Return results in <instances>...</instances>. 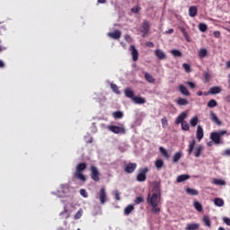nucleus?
<instances>
[{"label": "nucleus", "mask_w": 230, "mask_h": 230, "mask_svg": "<svg viewBox=\"0 0 230 230\" xmlns=\"http://www.w3.org/2000/svg\"><path fill=\"white\" fill-rule=\"evenodd\" d=\"M67 213H69V210H67V209L65 208H64V211H62V212L60 213V215H61V216L66 215V218H69V214H67Z\"/></svg>", "instance_id": "09e8293b"}, {"label": "nucleus", "mask_w": 230, "mask_h": 230, "mask_svg": "<svg viewBox=\"0 0 230 230\" xmlns=\"http://www.w3.org/2000/svg\"><path fill=\"white\" fill-rule=\"evenodd\" d=\"M155 55L158 60H165L166 58V54L159 49L155 50Z\"/></svg>", "instance_id": "2eb2a0df"}, {"label": "nucleus", "mask_w": 230, "mask_h": 230, "mask_svg": "<svg viewBox=\"0 0 230 230\" xmlns=\"http://www.w3.org/2000/svg\"><path fill=\"white\" fill-rule=\"evenodd\" d=\"M161 203V195L159 194H148L147 195V204L151 206L152 213H161V208H159V204Z\"/></svg>", "instance_id": "f257e3e1"}, {"label": "nucleus", "mask_w": 230, "mask_h": 230, "mask_svg": "<svg viewBox=\"0 0 230 230\" xmlns=\"http://www.w3.org/2000/svg\"><path fill=\"white\" fill-rule=\"evenodd\" d=\"M133 101L137 105H143V103H146V100L143 97L135 96V98H133Z\"/></svg>", "instance_id": "5701e85b"}, {"label": "nucleus", "mask_w": 230, "mask_h": 230, "mask_svg": "<svg viewBox=\"0 0 230 230\" xmlns=\"http://www.w3.org/2000/svg\"><path fill=\"white\" fill-rule=\"evenodd\" d=\"M145 80H146L148 84H155V78H154L148 72L145 73Z\"/></svg>", "instance_id": "6ab92c4d"}, {"label": "nucleus", "mask_w": 230, "mask_h": 230, "mask_svg": "<svg viewBox=\"0 0 230 230\" xmlns=\"http://www.w3.org/2000/svg\"><path fill=\"white\" fill-rule=\"evenodd\" d=\"M213 184H216L217 186H226V181L222 179H214Z\"/></svg>", "instance_id": "473e14b6"}, {"label": "nucleus", "mask_w": 230, "mask_h": 230, "mask_svg": "<svg viewBox=\"0 0 230 230\" xmlns=\"http://www.w3.org/2000/svg\"><path fill=\"white\" fill-rule=\"evenodd\" d=\"M193 206L197 211H202V204H200L199 201H194Z\"/></svg>", "instance_id": "58836bf2"}, {"label": "nucleus", "mask_w": 230, "mask_h": 230, "mask_svg": "<svg viewBox=\"0 0 230 230\" xmlns=\"http://www.w3.org/2000/svg\"><path fill=\"white\" fill-rule=\"evenodd\" d=\"M159 152H160V154H162V155L164 157H165V159H170V155L168 154V151H166V149H164V147L160 146Z\"/></svg>", "instance_id": "c85d7f7f"}, {"label": "nucleus", "mask_w": 230, "mask_h": 230, "mask_svg": "<svg viewBox=\"0 0 230 230\" xmlns=\"http://www.w3.org/2000/svg\"><path fill=\"white\" fill-rule=\"evenodd\" d=\"M199 10L197 9V6L192 5L189 8V15L190 17H196Z\"/></svg>", "instance_id": "a211bd4d"}, {"label": "nucleus", "mask_w": 230, "mask_h": 230, "mask_svg": "<svg viewBox=\"0 0 230 230\" xmlns=\"http://www.w3.org/2000/svg\"><path fill=\"white\" fill-rule=\"evenodd\" d=\"M199 31H202V32L207 31L208 25H206V23H199Z\"/></svg>", "instance_id": "c03bdc74"}, {"label": "nucleus", "mask_w": 230, "mask_h": 230, "mask_svg": "<svg viewBox=\"0 0 230 230\" xmlns=\"http://www.w3.org/2000/svg\"><path fill=\"white\" fill-rule=\"evenodd\" d=\"M190 179V174H181L176 178L177 182H184Z\"/></svg>", "instance_id": "b1692460"}, {"label": "nucleus", "mask_w": 230, "mask_h": 230, "mask_svg": "<svg viewBox=\"0 0 230 230\" xmlns=\"http://www.w3.org/2000/svg\"><path fill=\"white\" fill-rule=\"evenodd\" d=\"M196 137L198 141H202V138L204 137V129L200 125L197 126Z\"/></svg>", "instance_id": "4468645a"}, {"label": "nucleus", "mask_w": 230, "mask_h": 230, "mask_svg": "<svg viewBox=\"0 0 230 230\" xmlns=\"http://www.w3.org/2000/svg\"><path fill=\"white\" fill-rule=\"evenodd\" d=\"M134 209V206L128 205L125 209H124V214L125 215H130Z\"/></svg>", "instance_id": "4c0bfd02"}, {"label": "nucleus", "mask_w": 230, "mask_h": 230, "mask_svg": "<svg viewBox=\"0 0 230 230\" xmlns=\"http://www.w3.org/2000/svg\"><path fill=\"white\" fill-rule=\"evenodd\" d=\"M226 68L230 69V59L226 62Z\"/></svg>", "instance_id": "69168bd1"}, {"label": "nucleus", "mask_w": 230, "mask_h": 230, "mask_svg": "<svg viewBox=\"0 0 230 230\" xmlns=\"http://www.w3.org/2000/svg\"><path fill=\"white\" fill-rule=\"evenodd\" d=\"M207 146H213V141L208 142Z\"/></svg>", "instance_id": "338daca9"}, {"label": "nucleus", "mask_w": 230, "mask_h": 230, "mask_svg": "<svg viewBox=\"0 0 230 230\" xmlns=\"http://www.w3.org/2000/svg\"><path fill=\"white\" fill-rule=\"evenodd\" d=\"M139 10H141V8H139V7H133V8H131V12L133 13H139Z\"/></svg>", "instance_id": "3c124183"}, {"label": "nucleus", "mask_w": 230, "mask_h": 230, "mask_svg": "<svg viewBox=\"0 0 230 230\" xmlns=\"http://www.w3.org/2000/svg\"><path fill=\"white\" fill-rule=\"evenodd\" d=\"M226 134H227L226 130H219L217 132H212L210 133V139L211 141H213V143H215V145H220L222 144V141L220 140V138L222 137V136H226Z\"/></svg>", "instance_id": "20e7f679"}, {"label": "nucleus", "mask_w": 230, "mask_h": 230, "mask_svg": "<svg viewBox=\"0 0 230 230\" xmlns=\"http://www.w3.org/2000/svg\"><path fill=\"white\" fill-rule=\"evenodd\" d=\"M108 37L113 39L114 40H118L121 39V31L115 30L113 32H108Z\"/></svg>", "instance_id": "f8f14e48"}, {"label": "nucleus", "mask_w": 230, "mask_h": 230, "mask_svg": "<svg viewBox=\"0 0 230 230\" xmlns=\"http://www.w3.org/2000/svg\"><path fill=\"white\" fill-rule=\"evenodd\" d=\"M84 215V209L80 208L76 214L74 216L75 220H80L82 218V216Z\"/></svg>", "instance_id": "e433bc0d"}, {"label": "nucleus", "mask_w": 230, "mask_h": 230, "mask_svg": "<svg viewBox=\"0 0 230 230\" xmlns=\"http://www.w3.org/2000/svg\"><path fill=\"white\" fill-rule=\"evenodd\" d=\"M187 85H189V87H190V89H195V84L193 82L188 81Z\"/></svg>", "instance_id": "4d7b16f0"}, {"label": "nucleus", "mask_w": 230, "mask_h": 230, "mask_svg": "<svg viewBox=\"0 0 230 230\" xmlns=\"http://www.w3.org/2000/svg\"><path fill=\"white\" fill-rule=\"evenodd\" d=\"M136 168H137V164L129 163L125 166L124 171L126 173H134V172H136Z\"/></svg>", "instance_id": "9d476101"}, {"label": "nucleus", "mask_w": 230, "mask_h": 230, "mask_svg": "<svg viewBox=\"0 0 230 230\" xmlns=\"http://www.w3.org/2000/svg\"><path fill=\"white\" fill-rule=\"evenodd\" d=\"M181 130L188 131L190 130V124L187 121L181 122Z\"/></svg>", "instance_id": "37998d69"}, {"label": "nucleus", "mask_w": 230, "mask_h": 230, "mask_svg": "<svg viewBox=\"0 0 230 230\" xmlns=\"http://www.w3.org/2000/svg\"><path fill=\"white\" fill-rule=\"evenodd\" d=\"M146 46L147 48H154V46H155V45L152 41H147V42H146Z\"/></svg>", "instance_id": "6e6d98bb"}, {"label": "nucleus", "mask_w": 230, "mask_h": 230, "mask_svg": "<svg viewBox=\"0 0 230 230\" xmlns=\"http://www.w3.org/2000/svg\"><path fill=\"white\" fill-rule=\"evenodd\" d=\"M153 194L155 195H161V185L159 182H155L154 187H153Z\"/></svg>", "instance_id": "aec40b11"}, {"label": "nucleus", "mask_w": 230, "mask_h": 230, "mask_svg": "<svg viewBox=\"0 0 230 230\" xmlns=\"http://www.w3.org/2000/svg\"><path fill=\"white\" fill-rule=\"evenodd\" d=\"M198 57L199 58H206V57H208V49H199V51L198 52Z\"/></svg>", "instance_id": "393cba45"}, {"label": "nucleus", "mask_w": 230, "mask_h": 230, "mask_svg": "<svg viewBox=\"0 0 230 230\" xmlns=\"http://www.w3.org/2000/svg\"><path fill=\"white\" fill-rule=\"evenodd\" d=\"M223 155H225V156H229V155H230V148L226 149V150L223 152Z\"/></svg>", "instance_id": "13d9d810"}, {"label": "nucleus", "mask_w": 230, "mask_h": 230, "mask_svg": "<svg viewBox=\"0 0 230 230\" xmlns=\"http://www.w3.org/2000/svg\"><path fill=\"white\" fill-rule=\"evenodd\" d=\"M182 67L186 73H191V66L188 63H183Z\"/></svg>", "instance_id": "a19ab883"}, {"label": "nucleus", "mask_w": 230, "mask_h": 230, "mask_svg": "<svg viewBox=\"0 0 230 230\" xmlns=\"http://www.w3.org/2000/svg\"><path fill=\"white\" fill-rule=\"evenodd\" d=\"M190 127H197V123H199V117L195 116L193 117L190 121Z\"/></svg>", "instance_id": "ea45409f"}, {"label": "nucleus", "mask_w": 230, "mask_h": 230, "mask_svg": "<svg viewBox=\"0 0 230 230\" xmlns=\"http://www.w3.org/2000/svg\"><path fill=\"white\" fill-rule=\"evenodd\" d=\"M205 80H206V82H209V74L208 73L205 74Z\"/></svg>", "instance_id": "052dcab7"}, {"label": "nucleus", "mask_w": 230, "mask_h": 230, "mask_svg": "<svg viewBox=\"0 0 230 230\" xmlns=\"http://www.w3.org/2000/svg\"><path fill=\"white\" fill-rule=\"evenodd\" d=\"M178 89H179V92L184 96H190V91H188V88L184 86V84H180Z\"/></svg>", "instance_id": "f3484780"}, {"label": "nucleus", "mask_w": 230, "mask_h": 230, "mask_svg": "<svg viewBox=\"0 0 230 230\" xmlns=\"http://www.w3.org/2000/svg\"><path fill=\"white\" fill-rule=\"evenodd\" d=\"M210 119L213 123H215L216 125H218V127L222 125V121H220L217 114H215V112L213 111H210Z\"/></svg>", "instance_id": "dca6fc26"}, {"label": "nucleus", "mask_w": 230, "mask_h": 230, "mask_svg": "<svg viewBox=\"0 0 230 230\" xmlns=\"http://www.w3.org/2000/svg\"><path fill=\"white\" fill-rule=\"evenodd\" d=\"M221 91L222 89L218 86H213L209 89L210 94H218Z\"/></svg>", "instance_id": "cd10ccee"}, {"label": "nucleus", "mask_w": 230, "mask_h": 230, "mask_svg": "<svg viewBox=\"0 0 230 230\" xmlns=\"http://www.w3.org/2000/svg\"><path fill=\"white\" fill-rule=\"evenodd\" d=\"M99 199L100 204L102 205L107 202V191L105 190V188H101V190H99Z\"/></svg>", "instance_id": "6e6552de"}, {"label": "nucleus", "mask_w": 230, "mask_h": 230, "mask_svg": "<svg viewBox=\"0 0 230 230\" xmlns=\"http://www.w3.org/2000/svg\"><path fill=\"white\" fill-rule=\"evenodd\" d=\"M124 94L126 98H131V100H134V92L130 90V88H127L124 90Z\"/></svg>", "instance_id": "4be33fe9"}, {"label": "nucleus", "mask_w": 230, "mask_h": 230, "mask_svg": "<svg viewBox=\"0 0 230 230\" xmlns=\"http://www.w3.org/2000/svg\"><path fill=\"white\" fill-rule=\"evenodd\" d=\"M107 128L113 134H125V126L123 124L119 126L109 125Z\"/></svg>", "instance_id": "39448f33"}, {"label": "nucleus", "mask_w": 230, "mask_h": 230, "mask_svg": "<svg viewBox=\"0 0 230 230\" xmlns=\"http://www.w3.org/2000/svg\"><path fill=\"white\" fill-rule=\"evenodd\" d=\"M155 168H157V170H161V168H163V166H164V162L161 159H157L155 162Z\"/></svg>", "instance_id": "c756f323"}, {"label": "nucleus", "mask_w": 230, "mask_h": 230, "mask_svg": "<svg viewBox=\"0 0 230 230\" xmlns=\"http://www.w3.org/2000/svg\"><path fill=\"white\" fill-rule=\"evenodd\" d=\"M111 87L113 93H115L116 94H119V88L118 87V85L111 84Z\"/></svg>", "instance_id": "a18cd8bd"}, {"label": "nucleus", "mask_w": 230, "mask_h": 230, "mask_svg": "<svg viewBox=\"0 0 230 230\" xmlns=\"http://www.w3.org/2000/svg\"><path fill=\"white\" fill-rule=\"evenodd\" d=\"M197 229H199V224L197 223L188 224L185 227V230H197Z\"/></svg>", "instance_id": "a878e982"}, {"label": "nucleus", "mask_w": 230, "mask_h": 230, "mask_svg": "<svg viewBox=\"0 0 230 230\" xmlns=\"http://www.w3.org/2000/svg\"><path fill=\"white\" fill-rule=\"evenodd\" d=\"M218 105V102H217V101H215V99H211L210 101H208L207 106L209 109H213L215 107H217Z\"/></svg>", "instance_id": "f704fd0d"}, {"label": "nucleus", "mask_w": 230, "mask_h": 230, "mask_svg": "<svg viewBox=\"0 0 230 230\" xmlns=\"http://www.w3.org/2000/svg\"><path fill=\"white\" fill-rule=\"evenodd\" d=\"M176 103L177 105H188L189 102L187 99H184V98H178L177 101H176Z\"/></svg>", "instance_id": "2f4dec72"}, {"label": "nucleus", "mask_w": 230, "mask_h": 230, "mask_svg": "<svg viewBox=\"0 0 230 230\" xmlns=\"http://www.w3.org/2000/svg\"><path fill=\"white\" fill-rule=\"evenodd\" d=\"M137 175V182H145L146 181V173H148V167L140 168Z\"/></svg>", "instance_id": "423d86ee"}, {"label": "nucleus", "mask_w": 230, "mask_h": 230, "mask_svg": "<svg viewBox=\"0 0 230 230\" xmlns=\"http://www.w3.org/2000/svg\"><path fill=\"white\" fill-rule=\"evenodd\" d=\"M113 195L115 197V200H120V198H119V192L118 190H115L113 192Z\"/></svg>", "instance_id": "8fccbe9b"}, {"label": "nucleus", "mask_w": 230, "mask_h": 230, "mask_svg": "<svg viewBox=\"0 0 230 230\" xmlns=\"http://www.w3.org/2000/svg\"><path fill=\"white\" fill-rule=\"evenodd\" d=\"M84 170H87V164H85V163L78 164L75 167V172L74 173V177L75 179H78L82 182H85V181H87V179L85 178V175H84V173H83Z\"/></svg>", "instance_id": "f03ea898"}, {"label": "nucleus", "mask_w": 230, "mask_h": 230, "mask_svg": "<svg viewBox=\"0 0 230 230\" xmlns=\"http://www.w3.org/2000/svg\"><path fill=\"white\" fill-rule=\"evenodd\" d=\"M0 67L1 68L4 67V62H3V60H0Z\"/></svg>", "instance_id": "0e129e2a"}, {"label": "nucleus", "mask_w": 230, "mask_h": 230, "mask_svg": "<svg viewBox=\"0 0 230 230\" xmlns=\"http://www.w3.org/2000/svg\"><path fill=\"white\" fill-rule=\"evenodd\" d=\"M203 222L207 227H211V219L208 216L203 217Z\"/></svg>", "instance_id": "c9c22d12"}, {"label": "nucleus", "mask_w": 230, "mask_h": 230, "mask_svg": "<svg viewBox=\"0 0 230 230\" xmlns=\"http://www.w3.org/2000/svg\"><path fill=\"white\" fill-rule=\"evenodd\" d=\"M225 100L226 102H227V103H230V95L226 96Z\"/></svg>", "instance_id": "680f3d73"}, {"label": "nucleus", "mask_w": 230, "mask_h": 230, "mask_svg": "<svg viewBox=\"0 0 230 230\" xmlns=\"http://www.w3.org/2000/svg\"><path fill=\"white\" fill-rule=\"evenodd\" d=\"M80 195H82V197H84V199H87V190H85V189H81Z\"/></svg>", "instance_id": "de8ad7c7"}, {"label": "nucleus", "mask_w": 230, "mask_h": 230, "mask_svg": "<svg viewBox=\"0 0 230 230\" xmlns=\"http://www.w3.org/2000/svg\"><path fill=\"white\" fill-rule=\"evenodd\" d=\"M112 116L115 119H121V118H123V111H114L112 113Z\"/></svg>", "instance_id": "72a5a7b5"}, {"label": "nucleus", "mask_w": 230, "mask_h": 230, "mask_svg": "<svg viewBox=\"0 0 230 230\" xmlns=\"http://www.w3.org/2000/svg\"><path fill=\"white\" fill-rule=\"evenodd\" d=\"M195 145H196L195 140L190 141L188 154L189 155H191V154H194L195 157H200V154H202V150H204V146H202L201 145H199L195 147Z\"/></svg>", "instance_id": "7ed1b4c3"}, {"label": "nucleus", "mask_w": 230, "mask_h": 230, "mask_svg": "<svg viewBox=\"0 0 230 230\" xmlns=\"http://www.w3.org/2000/svg\"><path fill=\"white\" fill-rule=\"evenodd\" d=\"M187 195H190L192 197H197V195H199V190H195V189H191V188H187L185 190Z\"/></svg>", "instance_id": "412c9836"}, {"label": "nucleus", "mask_w": 230, "mask_h": 230, "mask_svg": "<svg viewBox=\"0 0 230 230\" xmlns=\"http://www.w3.org/2000/svg\"><path fill=\"white\" fill-rule=\"evenodd\" d=\"M161 121L162 125H164V123H168V120H166V119H162Z\"/></svg>", "instance_id": "e2e57ef3"}, {"label": "nucleus", "mask_w": 230, "mask_h": 230, "mask_svg": "<svg viewBox=\"0 0 230 230\" xmlns=\"http://www.w3.org/2000/svg\"><path fill=\"white\" fill-rule=\"evenodd\" d=\"M130 51H131L133 62H137V58H139V52H137V49H136V46L131 45L130 46Z\"/></svg>", "instance_id": "9b49d317"}, {"label": "nucleus", "mask_w": 230, "mask_h": 230, "mask_svg": "<svg viewBox=\"0 0 230 230\" xmlns=\"http://www.w3.org/2000/svg\"><path fill=\"white\" fill-rule=\"evenodd\" d=\"M186 118H188V113H186V111L181 112V113L176 118V120H175L176 125L184 123V121H186V120H184V119H186Z\"/></svg>", "instance_id": "ddd939ff"}, {"label": "nucleus", "mask_w": 230, "mask_h": 230, "mask_svg": "<svg viewBox=\"0 0 230 230\" xmlns=\"http://www.w3.org/2000/svg\"><path fill=\"white\" fill-rule=\"evenodd\" d=\"M213 35H214V37H216V39L220 38V31H214Z\"/></svg>", "instance_id": "bf43d9fd"}, {"label": "nucleus", "mask_w": 230, "mask_h": 230, "mask_svg": "<svg viewBox=\"0 0 230 230\" xmlns=\"http://www.w3.org/2000/svg\"><path fill=\"white\" fill-rule=\"evenodd\" d=\"M214 204L217 208H223V206H224V199H222L220 198H216V199H214Z\"/></svg>", "instance_id": "bb28decb"}, {"label": "nucleus", "mask_w": 230, "mask_h": 230, "mask_svg": "<svg viewBox=\"0 0 230 230\" xmlns=\"http://www.w3.org/2000/svg\"><path fill=\"white\" fill-rule=\"evenodd\" d=\"M166 33H173V29H169L168 31H166Z\"/></svg>", "instance_id": "774afa93"}, {"label": "nucleus", "mask_w": 230, "mask_h": 230, "mask_svg": "<svg viewBox=\"0 0 230 230\" xmlns=\"http://www.w3.org/2000/svg\"><path fill=\"white\" fill-rule=\"evenodd\" d=\"M148 31H150V22H148V21H145L142 23V37H146V35H148Z\"/></svg>", "instance_id": "1a4fd4ad"}, {"label": "nucleus", "mask_w": 230, "mask_h": 230, "mask_svg": "<svg viewBox=\"0 0 230 230\" xmlns=\"http://www.w3.org/2000/svg\"><path fill=\"white\" fill-rule=\"evenodd\" d=\"M171 53L174 57H182V52H181L179 49H172L171 50Z\"/></svg>", "instance_id": "79ce46f5"}, {"label": "nucleus", "mask_w": 230, "mask_h": 230, "mask_svg": "<svg viewBox=\"0 0 230 230\" xmlns=\"http://www.w3.org/2000/svg\"><path fill=\"white\" fill-rule=\"evenodd\" d=\"M183 37L186 39L188 42H190V37L188 36V32L185 30H182Z\"/></svg>", "instance_id": "5fc2aeb1"}, {"label": "nucleus", "mask_w": 230, "mask_h": 230, "mask_svg": "<svg viewBox=\"0 0 230 230\" xmlns=\"http://www.w3.org/2000/svg\"><path fill=\"white\" fill-rule=\"evenodd\" d=\"M143 202H145V199L141 196L137 197L135 199V204L137 205L141 204Z\"/></svg>", "instance_id": "49530a36"}, {"label": "nucleus", "mask_w": 230, "mask_h": 230, "mask_svg": "<svg viewBox=\"0 0 230 230\" xmlns=\"http://www.w3.org/2000/svg\"><path fill=\"white\" fill-rule=\"evenodd\" d=\"M125 40H126V42H132V37L128 34H126Z\"/></svg>", "instance_id": "864d4df0"}, {"label": "nucleus", "mask_w": 230, "mask_h": 230, "mask_svg": "<svg viewBox=\"0 0 230 230\" xmlns=\"http://www.w3.org/2000/svg\"><path fill=\"white\" fill-rule=\"evenodd\" d=\"M91 172V179L94 182H99L100 181V171L98 170V167L92 165L90 168Z\"/></svg>", "instance_id": "0eeeda50"}, {"label": "nucleus", "mask_w": 230, "mask_h": 230, "mask_svg": "<svg viewBox=\"0 0 230 230\" xmlns=\"http://www.w3.org/2000/svg\"><path fill=\"white\" fill-rule=\"evenodd\" d=\"M182 157V153L177 152L172 156V163H179V160Z\"/></svg>", "instance_id": "7c9ffc66"}, {"label": "nucleus", "mask_w": 230, "mask_h": 230, "mask_svg": "<svg viewBox=\"0 0 230 230\" xmlns=\"http://www.w3.org/2000/svg\"><path fill=\"white\" fill-rule=\"evenodd\" d=\"M224 224L230 226V218L229 217H224L223 218Z\"/></svg>", "instance_id": "603ef678"}]
</instances>
